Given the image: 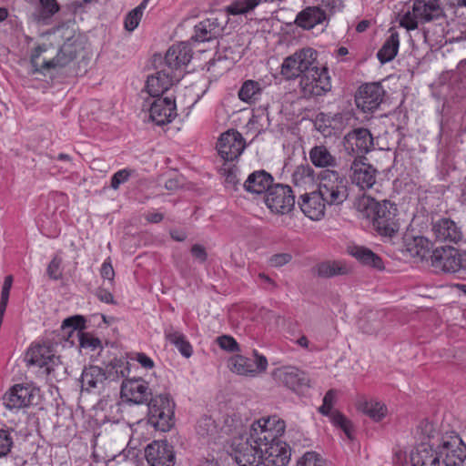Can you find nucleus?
<instances>
[{
	"mask_svg": "<svg viewBox=\"0 0 466 466\" xmlns=\"http://www.w3.org/2000/svg\"><path fill=\"white\" fill-rule=\"evenodd\" d=\"M58 11L59 5L56 0H39L35 19L38 22H45L50 19Z\"/></svg>",
	"mask_w": 466,
	"mask_h": 466,
	"instance_id": "45",
	"label": "nucleus"
},
{
	"mask_svg": "<svg viewBox=\"0 0 466 466\" xmlns=\"http://www.w3.org/2000/svg\"><path fill=\"white\" fill-rule=\"evenodd\" d=\"M62 332L51 339L33 344L25 354V360L30 365L45 369L46 373L56 380L66 378V367L57 354L56 348L61 343Z\"/></svg>",
	"mask_w": 466,
	"mask_h": 466,
	"instance_id": "2",
	"label": "nucleus"
},
{
	"mask_svg": "<svg viewBox=\"0 0 466 466\" xmlns=\"http://www.w3.org/2000/svg\"><path fill=\"white\" fill-rule=\"evenodd\" d=\"M96 296L102 302H105L107 304L115 303L114 297H113L112 293L106 289L99 288L96 292Z\"/></svg>",
	"mask_w": 466,
	"mask_h": 466,
	"instance_id": "61",
	"label": "nucleus"
},
{
	"mask_svg": "<svg viewBox=\"0 0 466 466\" xmlns=\"http://www.w3.org/2000/svg\"><path fill=\"white\" fill-rule=\"evenodd\" d=\"M177 116L176 101L174 97L157 96L149 108V117L157 126L170 123Z\"/></svg>",
	"mask_w": 466,
	"mask_h": 466,
	"instance_id": "23",
	"label": "nucleus"
},
{
	"mask_svg": "<svg viewBox=\"0 0 466 466\" xmlns=\"http://www.w3.org/2000/svg\"><path fill=\"white\" fill-rule=\"evenodd\" d=\"M143 14L136 8L129 11L124 19V26L127 31H134L139 25Z\"/></svg>",
	"mask_w": 466,
	"mask_h": 466,
	"instance_id": "51",
	"label": "nucleus"
},
{
	"mask_svg": "<svg viewBox=\"0 0 466 466\" xmlns=\"http://www.w3.org/2000/svg\"><path fill=\"white\" fill-rule=\"evenodd\" d=\"M197 432L203 438L216 439L218 436V429L215 420L207 415L202 416L197 424Z\"/></svg>",
	"mask_w": 466,
	"mask_h": 466,
	"instance_id": "44",
	"label": "nucleus"
},
{
	"mask_svg": "<svg viewBox=\"0 0 466 466\" xmlns=\"http://www.w3.org/2000/svg\"><path fill=\"white\" fill-rule=\"evenodd\" d=\"M165 337L171 344L176 346L184 357L189 358L192 355V347L184 334L169 327L165 330Z\"/></svg>",
	"mask_w": 466,
	"mask_h": 466,
	"instance_id": "41",
	"label": "nucleus"
},
{
	"mask_svg": "<svg viewBox=\"0 0 466 466\" xmlns=\"http://www.w3.org/2000/svg\"><path fill=\"white\" fill-rule=\"evenodd\" d=\"M285 422L277 416L260 418L254 421L248 433H245L247 440L262 448L280 438L285 432Z\"/></svg>",
	"mask_w": 466,
	"mask_h": 466,
	"instance_id": "6",
	"label": "nucleus"
},
{
	"mask_svg": "<svg viewBox=\"0 0 466 466\" xmlns=\"http://www.w3.org/2000/svg\"><path fill=\"white\" fill-rule=\"evenodd\" d=\"M315 182V173L309 165H300L297 167L292 174V183L299 187L308 189L313 187Z\"/></svg>",
	"mask_w": 466,
	"mask_h": 466,
	"instance_id": "39",
	"label": "nucleus"
},
{
	"mask_svg": "<svg viewBox=\"0 0 466 466\" xmlns=\"http://www.w3.org/2000/svg\"><path fill=\"white\" fill-rule=\"evenodd\" d=\"M232 456L239 466H258L263 457V448L257 446L244 434H239L231 441Z\"/></svg>",
	"mask_w": 466,
	"mask_h": 466,
	"instance_id": "10",
	"label": "nucleus"
},
{
	"mask_svg": "<svg viewBox=\"0 0 466 466\" xmlns=\"http://www.w3.org/2000/svg\"><path fill=\"white\" fill-rule=\"evenodd\" d=\"M299 87L305 98L325 96L331 90L329 69L326 66L319 67L317 62L309 66L301 76Z\"/></svg>",
	"mask_w": 466,
	"mask_h": 466,
	"instance_id": "5",
	"label": "nucleus"
},
{
	"mask_svg": "<svg viewBox=\"0 0 466 466\" xmlns=\"http://www.w3.org/2000/svg\"><path fill=\"white\" fill-rule=\"evenodd\" d=\"M314 270L319 277L325 279L347 275L350 272V268L344 262L330 260L319 263Z\"/></svg>",
	"mask_w": 466,
	"mask_h": 466,
	"instance_id": "36",
	"label": "nucleus"
},
{
	"mask_svg": "<svg viewBox=\"0 0 466 466\" xmlns=\"http://www.w3.org/2000/svg\"><path fill=\"white\" fill-rule=\"evenodd\" d=\"M268 360L265 356L254 350V359L237 355L230 359V369L239 375H255L267 370Z\"/></svg>",
	"mask_w": 466,
	"mask_h": 466,
	"instance_id": "22",
	"label": "nucleus"
},
{
	"mask_svg": "<svg viewBox=\"0 0 466 466\" xmlns=\"http://www.w3.org/2000/svg\"><path fill=\"white\" fill-rule=\"evenodd\" d=\"M220 16H211L196 25L191 40L202 43L209 42L221 36L228 23V17L224 15Z\"/></svg>",
	"mask_w": 466,
	"mask_h": 466,
	"instance_id": "17",
	"label": "nucleus"
},
{
	"mask_svg": "<svg viewBox=\"0 0 466 466\" xmlns=\"http://www.w3.org/2000/svg\"><path fill=\"white\" fill-rule=\"evenodd\" d=\"M339 171L324 169L318 175L319 188L328 205L342 204L349 196L348 179L343 174L342 163H338Z\"/></svg>",
	"mask_w": 466,
	"mask_h": 466,
	"instance_id": "4",
	"label": "nucleus"
},
{
	"mask_svg": "<svg viewBox=\"0 0 466 466\" xmlns=\"http://www.w3.org/2000/svg\"><path fill=\"white\" fill-rule=\"evenodd\" d=\"M373 137L368 128L358 127L347 133L343 138L345 151L352 157H361L373 148Z\"/></svg>",
	"mask_w": 466,
	"mask_h": 466,
	"instance_id": "13",
	"label": "nucleus"
},
{
	"mask_svg": "<svg viewBox=\"0 0 466 466\" xmlns=\"http://www.w3.org/2000/svg\"><path fill=\"white\" fill-rule=\"evenodd\" d=\"M128 362L122 359H114L105 368L89 365L81 374L82 390L88 392L103 391L111 382H116L128 375Z\"/></svg>",
	"mask_w": 466,
	"mask_h": 466,
	"instance_id": "3",
	"label": "nucleus"
},
{
	"mask_svg": "<svg viewBox=\"0 0 466 466\" xmlns=\"http://www.w3.org/2000/svg\"><path fill=\"white\" fill-rule=\"evenodd\" d=\"M13 446V438L9 431L0 430V458L6 456Z\"/></svg>",
	"mask_w": 466,
	"mask_h": 466,
	"instance_id": "54",
	"label": "nucleus"
},
{
	"mask_svg": "<svg viewBox=\"0 0 466 466\" xmlns=\"http://www.w3.org/2000/svg\"><path fill=\"white\" fill-rule=\"evenodd\" d=\"M85 322L84 317L80 315L66 319L61 326L62 338L71 346L77 340L80 348L94 351L101 348V341L92 334L82 331Z\"/></svg>",
	"mask_w": 466,
	"mask_h": 466,
	"instance_id": "7",
	"label": "nucleus"
},
{
	"mask_svg": "<svg viewBox=\"0 0 466 466\" xmlns=\"http://www.w3.org/2000/svg\"><path fill=\"white\" fill-rule=\"evenodd\" d=\"M384 90L378 83L365 84L355 97L357 106L364 113H372L383 101Z\"/></svg>",
	"mask_w": 466,
	"mask_h": 466,
	"instance_id": "19",
	"label": "nucleus"
},
{
	"mask_svg": "<svg viewBox=\"0 0 466 466\" xmlns=\"http://www.w3.org/2000/svg\"><path fill=\"white\" fill-rule=\"evenodd\" d=\"M272 375L275 380L294 391L309 387L308 375L293 366L279 367Z\"/></svg>",
	"mask_w": 466,
	"mask_h": 466,
	"instance_id": "20",
	"label": "nucleus"
},
{
	"mask_svg": "<svg viewBox=\"0 0 466 466\" xmlns=\"http://www.w3.org/2000/svg\"><path fill=\"white\" fill-rule=\"evenodd\" d=\"M414 247H410L408 249L414 256L423 258L430 251V242L423 237H416L413 239Z\"/></svg>",
	"mask_w": 466,
	"mask_h": 466,
	"instance_id": "49",
	"label": "nucleus"
},
{
	"mask_svg": "<svg viewBox=\"0 0 466 466\" xmlns=\"http://www.w3.org/2000/svg\"><path fill=\"white\" fill-rule=\"evenodd\" d=\"M62 263L63 258L58 254H56L46 268V274L51 279L59 280L62 279Z\"/></svg>",
	"mask_w": 466,
	"mask_h": 466,
	"instance_id": "50",
	"label": "nucleus"
},
{
	"mask_svg": "<svg viewBox=\"0 0 466 466\" xmlns=\"http://www.w3.org/2000/svg\"><path fill=\"white\" fill-rule=\"evenodd\" d=\"M134 171L128 168H124L116 172L111 177V187L115 190L118 189L120 185L126 183L131 177Z\"/></svg>",
	"mask_w": 466,
	"mask_h": 466,
	"instance_id": "53",
	"label": "nucleus"
},
{
	"mask_svg": "<svg viewBox=\"0 0 466 466\" xmlns=\"http://www.w3.org/2000/svg\"><path fill=\"white\" fill-rule=\"evenodd\" d=\"M336 397V391L334 390H329L323 398V402L326 405H329L332 407L334 400Z\"/></svg>",
	"mask_w": 466,
	"mask_h": 466,
	"instance_id": "63",
	"label": "nucleus"
},
{
	"mask_svg": "<svg viewBox=\"0 0 466 466\" xmlns=\"http://www.w3.org/2000/svg\"><path fill=\"white\" fill-rule=\"evenodd\" d=\"M331 409L332 407L323 403L319 408V411L325 416H329L331 422L336 427L340 428L344 431L348 439L352 440L354 430L351 421L339 410L331 411Z\"/></svg>",
	"mask_w": 466,
	"mask_h": 466,
	"instance_id": "35",
	"label": "nucleus"
},
{
	"mask_svg": "<svg viewBox=\"0 0 466 466\" xmlns=\"http://www.w3.org/2000/svg\"><path fill=\"white\" fill-rule=\"evenodd\" d=\"M219 347L227 351L235 352L238 350V344L234 338L228 335L220 336L217 339Z\"/></svg>",
	"mask_w": 466,
	"mask_h": 466,
	"instance_id": "55",
	"label": "nucleus"
},
{
	"mask_svg": "<svg viewBox=\"0 0 466 466\" xmlns=\"http://www.w3.org/2000/svg\"><path fill=\"white\" fill-rule=\"evenodd\" d=\"M76 57V49L70 44L62 46L56 56L48 61L44 62V69L65 67Z\"/></svg>",
	"mask_w": 466,
	"mask_h": 466,
	"instance_id": "37",
	"label": "nucleus"
},
{
	"mask_svg": "<svg viewBox=\"0 0 466 466\" xmlns=\"http://www.w3.org/2000/svg\"><path fill=\"white\" fill-rule=\"evenodd\" d=\"M136 360L147 370H151L154 367V361L145 353H137Z\"/></svg>",
	"mask_w": 466,
	"mask_h": 466,
	"instance_id": "62",
	"label": "nucleus"
},
{
	"mask_svg": "<svg viewBox=\"0 0 466 466\" xmlns=\"http://www.w3.org/2000/svg\"><path fill=\"white\" fill-rule=\"evenodd\" d=\"M443 16L441 0H413L412 10L408 11L405 18L410 20V28L417 26L418 22H428Z\"/></svg>",
	"mask_w": 466,
	"mask_h": 466,
	"instance_id": "14",
	"label": "nucleus"
},
{
	"mask_svg": "<svg viewBox=\"0 0 466 466\" xmlns=\"http://www.w3.org/2000/svg\"><path fill=\"white\" fill-rule=\"evenodd\" d=\"M145 456L150 466H174L176 455L174 448L167 441H154L145 449Z\"/></svg>",
	"mask_w": 466,
	"mask_h": 466,
	"instance_id": "16",
	"label": "nucleus"
},
{
	"mask_svg": "<svg viewBox=\"0 0 466 466\" xmlns=\"http://www.w3.org/2000/svg\"><path fill=\"white\" fill-rule=\"evenodd\" d=\"M260 2V0H236L227 6L226 10L228 15H243L253 10Z\"/></svg>",
	"mask_w": 466,
	"mask_h": 466,
	"instance_id": "47",
	"label": "nucleus"
},
{
	"mask_svg": "<svg viewBox=\"0 0 466 466\" xmlns=\"http://www.w3.org/2000/svg\"><path fill=\"white\" fill-rule=\"evenodd\" d=\"M173 83L174 76L165 67L147 77L146 88L151 96H160Z\"/></svg>",
	"mask_w": 466,
	"mask_h": 466,
	"instance_id": "31",
	"label": "nucleus"
},
{
	"mask_svg": "<svg viewBox=\"0 0 466 466\" xmlns=\"http://www.w3.org/2000/svg\"><path fill=\"white\" fill-rule=\"evenodd\" d=\"M410 462L411 466H441L440 453L422 441L410 451Z\"/></svg>",
	"mask_w": 466,
	"mask_h": 466,
	"instance_id": "30",
	"label": "nucleus"
},
{
	"mask_svg": "<svg viewBox=\"0 0 466 466\" xmlns=\"http://www.w3.org/2000/svg\"><path fill=\"white\" fill-rule=\"evenodd\" d=\"M246 144L242 135L236 130L223 133L217 144V149L222 158L227 161L237 159L244 151Z\"/></svg>",
	"mask_w": 466,
	"mask_h": 466,
	"instance_id": "18",
	"label": "nucleus"
},
{
	"mask_svg": "<svg viewBox=\"0 0 466 466\" xmlns=\"http://www.w3.org/2000/svg\"><path fill=\"white\" fill-rule=\"evenodd\" d=\"M400 46L399 34L392 32L377 53L381 64L391 61L397 55Z\"/></svg>",
	"mask_w": 466,
	"mask_h": 466,
	"instance_id": "40",
	"label": "nucleus"
},
{
	"mask_svg": "<svg viewBox=\"0 0 466 466\" xmlns=\"http://www.w3.org/2000/svg\"><path fill=\"white\" fill-rule=\"evenodd\" d=\"M354 207L362 218L372 220L374 229L380 236L391 238L399 231L398 208L390 200L380 202L363 195L355 200Z\"/></svg>",
	"mask_w": 466,
	"mask_h": 466,
	"instance_id": "1",
	"label": "nucleus"
},
{
	"mask_svg": "<svg viewBox=\"0 0 466 466\" xmlns=\"http://www.w3.org/2000/svg\"><path fill=\"white\" fill-rule=\"evenodd\" d=\"M190 252L192 256L199 262L204 263L208 258V253L205 248L199 244H194L191 247Z\"/></svg>",
	"mask_w": 466,
	"mask_h": 466,
	"instance_id": "57",
	"label": "nucleus"
},
{
	"mask_svg": "<svg viewBox=\"0 0 466 466\" xmlns=\"http://www.w3.org/2000/svg\"><path fill=\"white\" fill-rule=\"evenodd\" d=\"M418 431L428 439L432 438L435 433L433 424L428 420L421 421L418 426Z\"/></svg>",
	"mask_w": 466,
	"mask_h": 466,
	"instance_id": "58",
	"label": "nucleus"
},
{
	"mask_svg": "<svg viewBox=\"0 0 466 466\" xmlns=\"http://www.w3.org/2000/svg\"><path fill=\"white\" fill-rule=\"evenodd\" d=\"M436 268L448 273H460L461 251L450 246L436 248L431 256Z\"/></svg>",
	"mask_w": 466,
	"mask_h": 466,
	"instance_id": "24",
	"label": "nucleus"
},
{
	"mask_svg": "<svg viewBox=\"0 0 466 466\" xmlns=\"http://www.w3.org/2000/svg\"><path fill=\"white\" fill-rule=\"evenodd\" d=\"M248 128L257 134L267 130L270 126L269 115L267 110H261L254 114L248 121Z\"/></svg>",
	"mask_w": 466,
	"mask_h": 466,
	"instance_id": "46",
	"label": "nucleus"
},
{
	"mask_svg": "<svg viewBox=\"0 0 466 466\" xmlns=\"http://www.w3.org/2000/svg\"><path fill=\"white\" fill-rule=\"evenodd\" d=\"M262 88L260 84L254 80H247L241 86L238 91V97L246 103H254L261 94Z\"/></svg>",
	"mask_w": 466,
	"mask_h": 466,
	"instance_id": "42",
	"label": "nucleus"
},
{
	"mask_svg": "<svg viewBox=\"0 0 466 466\" xmlns=\"http://www.w3.org/2000/svg\"><path fill=\"white\" fill-rule=\"evenodd\" d=\"M265 204L273 213L289 214L295 206V195L289 186L276 184L266 193Z\"/></svg>",
	"mask_w": 466,
	"mask_h": 466,
	"instance_id": "11",
	"label": "nucleus"
},
{
	"mask_svg": "<svg viewBox=\"0 0 466 466\" xmlns=\"http://www.w3.org/2000/svg\"><path fill=\"white\" fill-rule=\"evenodd\" d=\"M258 277L260 280L267 283L270 287L271 289H274L277 288L276 282L270 277L266 275L265 273H259Z\"/></svg>",
	"mask_w": 466,
	"mask_h": 466,
	"instance_id": "64",
	"label": "nucleus"
},
{
	"mask_svg": "<svg viewBox=\"0 0 466 466\" xmlns=\"http://www.w3.org/2000/svg\"><path fill=\"white\" fill-rule=\"evenodd\" d=\"M297 466H323V460L315 451H308L299 460Z\"/></svg>",
	"mask_w": 466,
	"mask_h": 466,
	"instance_id": "52",
	"label": "nucleus"
},
{
	"mask_svg": "<svg viewBox=\"0 0 466 466\" xmlns=\"http://www.w3.org/2000/svg\"><path fill=\"white\" fill-rule=\"evenodd\" d=\"M431 232L436 241L458 244L464 240L461 226L449 218H440L432 223Z\"/></svg>",
	"mask_w": 466,
	"mask_h": 466,
	"instance_id": "21",
	"label": "nucleus"
},
{
	"mask_svg": "<svg viewBox=\"0 0 466 466\" xmlns=\"http://www.w3.org/2000/svg\"><path fill=\"white\" fill-rule=\"evenodd\" d=\"M385 314L381 311H370L366 318L360 321V328L365 333L373 334L378 332L382 326V319Z\"/></svg>",
	"mask_w": 466,
	"mask_h": 466,
	"instance_id": "43",
	"label": "nucleus"
},
{
	"mask_svg": "<svg viewBox=\"0 0 466 466\" xmlns=\"http://www.w3.org/2000/svg\"><path fill=\"white\" fill-rule=\"evenodd\" d=\"M262 461L265 466H287L290 460V451L280 438L263 448Z\"/></svg>",
	"mask_w": 466,
	"mask_h": 466,
	"instance_id": "26",
	"label": "nucleus"
},
{
	"mask_svg": "<svg viewBox=\"0 0 466 466\" xmlns=\"http://www.w3.org/2000/svg\"><path fill=\"white\" fill-rule=\"evenodd\" d=\"M101 277L105 279L113 282L115 277V270L111 264L110 258H107L102 264L100 268Z\"/></svg>",
	"mask_w": 466,
	"mask_h": 466,
	"instance_id": "56",
	"label": "nucleus"
},
{
	"mask_svg": "<svg viewBox=\"0 0 466 466\" xmlns=\"http://www.w3.org/2000/svg\"><path fill=\"white\" fill-rule=\"evenodd\" d=\"M439 449L440 461L445 466H461L466 460V445L459 435L443 439Z\"/></svg>",
	"mask_w": 466,
	"mask_h": 466,
	"instance_id": "15",
	"label": "nucleus"
},
{
	"mask_svg": "<svg viewBox=\"0 0 466 466\" xmlns=\"http://www.w3.org/2000/svg\"><path fill=\"white\" fill-rule=\"evenodd\" d=\"M349 253L364 266L371 267L378 270L384 269V263L381 258L364 246L350 247Z\"/></svg>",
	"mask_w": 466,
	"mask_h": 466,
	"instance_id": "34",
	"label": "nucleus"
},
{
	"mask_svg": "<svg viewBox=\"0 0 466 466\" xmlns=\"http://www.w3.org/2000/svg\"><path fill=\"white\" fill-rule=\"evenodd\" d=\"M326 204L319 191L302 194L298 201L300 210L312 220H319L324 216Z\"/></svg>",
	"mask_w": 466,
	"mask_h": 466,
	"instance_id": "27",
	"label": "nucleus"
},
{
	"mask_svg": "<svg viewBox=\"0 0 466 466\" xmlns=\"http://www.w3.org/2000/svg\"><path fill=\"white\" fill-rule=\"evenodd\" d=\"M316 61V50L310 47L299 49L283 60L280 74L286 80L300 79L306 69Z\"/></svg>",
	"mask_w": 466,
	"mask_h": 466,
	"instance_id": "9",
	"label": "nucleus"
},
{
	"mask_svg": "<svg viewBox=\"0 0 466 466\" xmlns=\"http://www.w3.org/2000/svg\"><path fill=\"white\" fill-rule=\"evenodd\" d=\"M121 393L136 404L147 402L151 395L148 384L142 379L124 380L121 384Z\"/></svg>",
	"mask_w": 466,
	"mask_h": 466,
	"instance_id": "29",
	"label": "nucleus"
},
{
	"mask_svg": "<svg viewBox=\"0 0 466 466\" xmlns=\"http://www.w3.org/2000/svg\"><path fill=\"white\" fill-rule=\"evenodd\" d=\"M291 260V256L288 253L276 254L271 257L270 263L274 267H281Z\"/></svg>",
	"mask_w": 466,
	"mask_h": 466,
	"instance_id": "59",
	"label": "nucleus"
},
{
	"mask_svg": "<svg viewBox=\"0 0 466 466\" xmlns=\"http://www.w3.org/2000/svg\"><path fill=\"white\" fill-rule=\"evenodd\" d=\"M309 159L317 167H335L336 157L325 146H315L309 150Z\"/></svg>",
	"mask_w": 466,
	"mask_h": 466,
	"instance_id": "38",
	"label": "nucleus"
},
{
	"mask_svg": "<svg viewBox=\"0 0 466 466\" xmlns=\"http://www.w3.org/2000/svg\"><path fill=\"white\" fill-rule=\"evenodd\" d=\"M361 410L375 421H379L384 418L387 411L385 405L376 400L365 401L361 405Z\"/></svg>",
	"mask_w": 466,
	"mask_h": 466,
	"instance_id": "48",
	"label": "nucleus"
},
{
	"mask_svg": "<svg viewBox=\"0 0 466 466\" xmlns=\"http://www.w3.org/2000/svg\"><path fill=\"white\" fill-rule=\"evenodd\" d=\"M175 404L167 394H159L148 402V423L156 430L167 431L174 425Z\"/></svg>",
	"mask_w": 466,
	"mask_h": 466,
	"instance_id": "8",
	"label": "nucleus"
},
{
	"mask_svg": "<svg viewBox=\"0 0 466 466\" xmlns=\"http://www.w3.org/2000/svg\"><path fill=\"white\" fill-rule=\"evenodd\" d=\"M326 20L327 14L322 8L319 6H308L299 12L294 24L304 30H310Z\"/></svg>",
	"mask_w": 466,
	"mask_h": 466,
	"instance_id": "33",
	"label": "nucleus"
},
{
	"mask_svg": "<svg viewBox=\"0 0 466 466\" xmlns=\"http://www.w3.org/2000/svg\"><path fill=\"white\" fill-rule=\"evenodd\" d=\"M191 58V48L186 43H180L168 48L164 58V65L167 70L173 73L174 70L187 66Z\"/></svg>",
	"mask_w": 466,
	"mask_h": 466,
	"instance_id": "28",
	"label": "nucleus"
},
{
	"mask_svg": "<svg viewBox=\"0 0 466 466\" xmlns=\"http://www.w3.org/2000/svg\"><path fill=\"white\" fill-rule=\"evenodd\" d=\"M35 395L30 387L16 384L13 386L2 398L3 405L10 410H18L30 406Z\"/></svg>",
	"mask_w": 466,
	"mask_h": 466,
	"instance_id": "25",
	"label": "nucleus"
},
{
	"mask_svg": "<svg viewBox=\"0 0 466 466\" xmlns=\"http://www.w3.org/2000/svg\"><path fill=\"white\" fill-rule=\"evenodd\" d=\"M12 283H13V277L11 275L6 276L5 279L3 287H2L0 301L8 303V299H9Z\"/></svg>",
	"mask_w": 466,
	"mask_h": 466,
	"instance_id": "60",
	"label": "nucleus"
},
{
	"mask_svg": "<svg viewBox=\"0 0 466 466\" xmlns=\"http://www.w3.org/2000/svg\"><path fill=\"white\" fill-rule=\"evenodd\" d=\"M273 177L266 170H256L248 175L245 180L244 189L251 194L268 193L273 186Z\"/></svg>",
	"mask_w": 466,
	"mask_h": 466,
	"instance_id": "32",
	"label": "nucleus"
},
{
	"mask_svg": "<svg viewBox=\"0 0 466 466\" xmlns=\"http://www.w3.org/2000/svg\"><path fill=\"white\" fill-rule=\"evenodd\" d=\"M343 169L350 170V178L360 189H370L376 183L377 170L366 162V158L354 157L350 163L342 164Z\"/></svg>",
	"mask_w": 466,
	"mask_h": 466,
	"instance_id": "12",
	"label": "nucleus"
}]
</instances>
